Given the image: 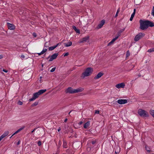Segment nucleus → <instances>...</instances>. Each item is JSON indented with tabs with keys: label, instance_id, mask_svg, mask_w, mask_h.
Wrapping results in <instances>:
<instances>
[{
	"label": "nucleus",
	"instance_id": "f257e3e1",
	"mask_svg": "<svg viewBox=\"0 0 154 154\" xmlns=\"http://www.w3.org/2000/svg\"><path fill=\"white\" fill-rule=\"evenodd\" d=\"M140 28L142 30H145L147 29L149 27L154 26V23L148 20H140Z\"/></svg>",
	"mask_w": 154,
	"mask_h": 154
},
{
	"label": "nucleus",
	"instance_id": "f03ea898",
	"mask_svg": "<svg viewBox=\"0 0 154 154\" xmlns=\"http://www.w3.org/2000/svg\"><path fill=\"white\" fill-rule=\"evenodd\" d=\"M84 89L82 88H79L75 89H74L71 87H69L66 91V93H69L70 94H74L79 92L82 91Z\"/></svg>",
	"mask_w": 154,
	"mask_h": 154
},
{
	"label": "nucleus",
	"instance_id": "7ed1b4c3",
	"mask_svg": "<svg viewBox=\"0 0 154 154\" xmlns=\"http://www.w3.org/2000/svg\"><path fill=\"white\" fill-rule=\"evenodd\" d=\"M93 71V69L91 67H88L86 68L85 71L82 74L81 77L84 78L85 77L89 76L92 73Z\"/></svg>",
	"mask_w": 154,
	"mask_h": 154
},
{
	"label": "nucleus",
	"instance_id": "20e7f679",
	"mask_svg": "<svg viewBox=\"0 0 154 154\" xmlns=\"http://www.w3.org/2000/svg\"><path fill=\"white\" fill-rule=\"evenodd\" d=\"M138 113L141 117H149L148 112L145 110L142 109H139L138 111Z\"/></svg>",
	"mask_w": 154,
	"mask_h": 154
},
{
	"label": "nucleus",
	"instance_id": "39448f33",
	"mask_svg": "<svg viewBox=\"0 0 154 154\" xmlns=\"http://www.w3.org/2000/svg\"><path fill=\"white\" fill-rule=\"evenodd\" d=\"M145 34L144 33L140 32L137 34L135 36L134 38V40L136 41H137L141 39L144 36Z\"/></svg>",
	"mask_w": 154,
	"mask_h": 154
},
{
	"label": "nucleus",
	"instance_id": "423d86ee",
	"mask_svg": "<svg viewBox=\"0 0 154 154\" xmlns=\"http://www.w3.org/2000/svg\"><path fill=\"white\" fill-rule=\"evenodd\" d=\"M58 55V53H55L51 56H49L48 58H47V59H48L49 58L50 59L48 60L49 61H52L56 59Z\"/></svg>",
	"mask_w": 154,
	"mask_h": 154
},
{
	"label": "nucleus",
	"instance_id": "0eeeda50",
	"mask_svg": "<svg viewBox=\"0 0 154 154\" xmlns=\"http://www.w3.org/2000/svg\"><path fill=\"white\" fill-rule=\"evenodd\" d=\"M39 95L38 92H36L34 93L33 94V97L29 100V101H31L35 100V99L37 98L39 96Z\"/></svg>",
	"mask_w": 154,
	"mask_h": 154
},
{
	"label": "nucleus",
	"instance_id": "6e6552de",
	"mask_svg": "<svg viewBox=\"0 0 154 154\" xmlns=\"http://www.w3.org/2000/svg\"><path fill=\"white\" fill-rule=\"evenodd\" d=\"M7 25L8 28L10 30H14L15 29V26L13 24L7 23Z\"/></svg>",
	"mask_w": 154,
	"mask_h": 154
},
{
	"label": "nucleus",
	"instance_id": "1a4fd4ad",
	"mask_svg": "<svg viewBox=\"0 0 154 154\" xmlns=\"http://www.w3.org/2000/svg\"><path fill=\"white\" fill-rule=\"evenodd\" d=\"M89 37V36H87L83 38L82 39L80 40L79 42L80 43H81L87 42L88 40Z\"/></svg>",
	"mask_w": 154,
	"mask_h": 154
},
{
	"label": "nucleus",
	"instance_id": "9d476101",
	"mask_svg": "<svg viewBox=\"0 0 154 154\" xmlns=\"http://www.w3.org/2000/svg\"><path fill=\"white\" fill-rule=\"evenodd\" d=\"M105 23V21L104 20H102L100 23L98 25L97 27V29H99L101 28L104 24Z\"/></svg>",
	"mask_w": 154,
	"mask_h": 154
},
{
	"label": "nucleus",
	"instance_id": "9b49d317",
	"mask_svg": "<svg viewBox=\"0 0 154 154\" xmlns=\"http://www.w3.org/2000/svg\"><path fill=\"white\" fill-rule=\"evenodd\" d=\"M117 102L119 104H124L126 103L127 100L126 99H119L117 101Z\"/></svg>",
	"mask_w": 154,
	"mask_h": 154
},
{
	"label": "nucleus",
	"instance_id": "f8f14e48",
	"mask_svg": "<svg viewBox=\"0 0 154 154\" xmlns=\"http://www.w3.org/2000/svg\"><path fill=\"white\" fill-rule=\"evenodd\" d=\"M125 86V84L124 83H122L116 85V87L118 88H123Z\"/></svg>",
	"mask_w": 154,
	"mask_h": 154
},
{
	"label": "nucleus",
	"instance_id": "ddd939ff",
	"mask_svg": "<svg viewBox=\"0 0 154 154\" xmlns=\"http://www.w3.org/2000/svg\"><path fill=\"white\" fill-rule=\"evenodd\" d=\"M8 134V131H6L0 137V141L3 138L7 136Z\"/></svg>",
	"mask_w": 154,
	"mask_h": 154
},
{
	"label": "nucleus",
	"instance_id": "4468645a",
	"mask_svg": "<svg viewBox=\"0 0 154 154\" xmlns=\"http://www.w3.org/2000/svg\"><path fill=\"white\" fill-rule=\"evenodd\" d=\"M103 75V73L101 72H99L97 75L94 77V79H98L101 77Z\"/></svg>",
	"mask_w": 154,
	"mask_h": 154
},
{
	"label": "nucleus",
	"instance_id": "2eb2a0df",
	"mask_svg": "<svg viewBox=\"0 0 154 154\" xmlns=\"http://www.w3.org/2000/svg\"><path fill=\"white\" fill-rule=\"evenodd\" d=\"M90 125V121H88L84 125V128H87Z\"/></svg>",
	"mask_w": 154,
	"mask_h": 154
},
{
	"label": "nucleus",
	"instance_id": "dca6fc26",
	"mask_svg": "<svg viewBox=\"0 0 154 154\" xmlns=\"http://www.w3.org/2000/svg\"><path fill=\"white\" fill-rule=\"evenodd\" d=\"M136 12V9H134V12L131 15V17L130 19V20L131 21L134 17Z\"/></svg>",
	"mask_w": 154,
	"mask_h": 154
},
{
	"label": "nucleus",
	"instance_id": "f3484780",
	"mask_svg": "<svg viewBox=\"0 0 154 154\" xmlns=\"http://www.w3.org/2000/svg\"><path fill=\"white\" fill-rule=\"evenodd\" d=\"M46 91V89H42L39 90L37 92L39 95L45 93Z\"/></svg>",
	"mask_w": 154,
	"mask_h": 154
},
{
	"label": "nucleus",
	"instance_id": "a211bd4d",
	"mask_svg": "<svg viewBox=\"0 0 154 154\" xmlns=\"http://www.w3.org/2000/svg\"><path fill=\"white\" fill-rule=\"evenodd\" d=\"M125 30V29L124 28V29H120V30H119V31L118 32L117 36H118V37H119V36H120L121 33L122 32H123Z\"/></svg>",
	"mask_w": 154,
	"mask_h": 154
},
{
	"label": "nucleus",
	"instance_id": "6ab92c4d",
	"mask_svg": "<svg viewBox=\"0 0 154 154\" xmlns=\"http://www.w3.org/2000/svg\"><path fill=\"white\" fill-rule=\"evenodd\" d=\"M73 29L78 33H80V32L79 29H78L76 28V27L75 26H72Z\"/></svg>",
	"mask_w": 154,
	"mask_h": 154
},
{
	"label": "nucleus",
	"instance_id": "aec40b11",
	"mask_svg": "<svg viewBox=\"0 0 154 154\" xmlns=\"http://www.w3.org/2000/svg\"><path fill=\"white\" fill-rule=\"evenodd\" d=\"M64 45L65 47H69L72 45V42H68L67 43H64Z\"/></svg>",
	"mask_w": 154,
	"mask_h": 154
},
{
	"label": "nucleus",
	"instance_id": "412c9836",
	"mask_svg": "<svg viewBox=\"0 0 154 154\" xmlns=\"http://www.w3.org/2000/svg\"><path fill=\"white\" fill-rule=\"evenodd\" d=\"M63 147L64 148H67V143L66 141L64 139H63Z\"/></svg>",
	"mask_w": 154,
	"mask_h": 154
},
{
	"label": "nucleus",
	"instance_id": "4be33fe9",
	"mask_svg": "<svg viewBox=\"0 0 154 154\" xmlns=\"http://www.w3.org/2000/svg\"><path fill=\"white\" fill-rule=\"evenodd\" d=\"M151 115L154 118V110H151L150 111Z\"/></svg>",
	"mask_w": 154,
	"mask_h": 154
},
{
	"label": "nucleus",
	"instance_id": "5701e85b",
	"mask_svg": "<svg viewBox=\"0 0 154 154\" xmlns=\"http://www.w3.org/2000/svg\"><path fill=\"white\" fill-rule=\"evenodd\" d=\"M147 52L149 53H151L154 52V48H150L147 51Z\"/></svg>",
	"mask_w": 154,
	"mask_h": 154
},
{
	"label": "nucleus",
	"instance_id": "b1692460",
	"mask_svg": "<svg viewBox=\"0 0 154 154\" xmlns=\"http://www.w3.org/2000/svg\"><path fill=\"white\" fill-rule=\"evenodd\" d=\"M55 48V47L54 46H52V47H49L48 50L49 51H52L53 50H54Z\"/></svg>",
	"mask_w": 154,
	"mask_h": 154
},
{
	"label": "nucleus",
	"instance_id": "393cba45",
	"mask_svg": "<svg viewBox=\"0 0 154 154\" xmlns=\"http://www.w3.org/2000/svg\"><path fill=\"white\" fill-rule=\"evenodd\" d=\"M47 51V49L46 48H44L43 50L41 52L42 54H44Z\"/></svg>",
	"mask_w": 154,
	"mask_h": 154
},
{
	"label": "nucleus",
	"instance_id": "a878e982",
	"mask_svg": "<svg viewBox=\"0 0 154 154\" xmlns=\"http://www.w3.org/2000/svg\"><path fill=\"white\" fill-rule=\"evenodd\" d=\"M23 128H24V127H22L21 128H19L18 130H17V131H16V133H18L21 130L23 129Z\"/></svg>",
	"mask_w": 154,
	"mask_h": 154
},
{
	"label": "nucleus",
	"instance_id": "bb28decb",
	"mask_svg": "<svg viewBox=\"0 0 154 154\" xmlns=\"http://www.w3.org/2000/svg\"><path fill=\"white\" fill-rule=\"evenodd\" d=\"M118 38V36H116L114 38H113L112 40V42H114Z\"/></svg>",
	"mask_w": 154,
	"mask_h": 154
},
{
	"label": "nucleus",
	"instance_id": "cd10ccee",
	"mask_svg": "<svg viewBox=\"0 0 154 154\" xmlns=\"http://www.w3.org/2000/svg\"><path fill=\"white\" fill-rule=\"evenodd\" d=\"M38 104V102H35L33 103L32 105V106H35L37 105Z\"/></svg>",
	"mask_w": 154,
	"mask_h": 154
},
{
	"label": "nucleus",
	"instance_id": "c85d7f7f",
	"mask_svg": "<svg viewBox=\"0 0 154 154\" xmlns=\"http://www.w3.org/2000/svg\"><path fill=\"white\" fill-rule=\"evenodd\" d=\"M23 102H21V101L19 100L17 102V104H18L19 105H22L23 104Z\"/></svg>",
	"mask_w": 154,
	"mask_h": 154
},
{
	"label": "nucleus",
	"instance_id": "c756f323",
	"mask_svg": "<svg viewBox=\"0 0 154 154\" xmlns=\"http://www.w3.org/2000/svg\"><path fill=\"white\" fill-rule=\"evenodd\" d=\"M130 55V52H129V51H128L127 52L126 54V57H128Z\"/></svg>",
	"mask_w": 154,
	"mask_h": 154
},
{
	"label": "nucleus",
	"instance_id": "7c9ffc66",
	"mask_svg": "<svg viewBox=\"0 0 154 154\" xmlns=\"http://www.w3.org/2000/svg\"><path fill=\"white\" fill-rule=\"evenodd\" d=\"M114 42H113L112 41H111L110 42H109L107 45L108 46H109L112 45L113 44Z\"/></svg>",
	"mask_w": 154,
	"mask_h": 154
},
{
	"label": "nucleus",
	"instance_id": "2f4dec72",
	"mask_svg": "<svg viewBox=\"0 0 154 154\" xmlns=\"http://www.w3.org/2000/svg\"><path fill=\"white\" fill-rule=\"evenodd\" d=\"M114 42H113L112 41H111L110 42H109L107 45L108 46H109L112 45L113 44Z\"/></svg>",
	"mask_w": 154,
	"mask_h": 154
},
{
	"label": "nucleus",
	"instance_id": "473e14b6",
	"mask_svg": "<svg viewBox=\"0 0 154 154\" xmlns=\"http://www.w3.org/2000/svg\"><path fill=\"white\" fill-rule=\"evenodd\" d=\"M56 67H54L53 68H52L51 69V70L50 72H54L55 70Z\"/></svg>",
	"mask_w": 154,
	"mask_h": 154
},
{
	"label": "nucleus",
	"instance_id": "72a5a7b5",
	"mask_svg": "<svg viewBox=\"0 0 154 154\" xmlns=\"http://www.w3.org/2000/svg\"><path fill=\"white\" fill-rule=\"evenodd\" d=\"M119 9H118L117 11V12L116 13V15H115V17H117L118 15V14L119 13Z\"/></svg>",
	"mask_w": 154,
	"mask_h": 154
},
{
	"label": "nucleus",
	"instance_id": "f704fd0d",
	"mask_svg": "<svg viewBox=\"0 0 154 154\" xmlns=\"http://www.w3.org/2000/svg\"><path fill=\"white\" fill-rule=\"evenodd\" d=\"M61 144H62L61 141H60V140H59V142L58 144V146L59 147H60L61 146Z\"/></svg>",
	"mask_w": 154,
	"mask_h": 154
},
{
	"label": "nucleus",
	"instance_id": "c9c22d12",
	"mask_svg": "<svg viewBox=\"0 0 154 154\" xmlns=\"http://www.w3.org/2000/svg\"><path fill=\"white\" fill-rule=\"evenodd\" d=\"M145 149L148 152H149L150 150L149 149V148L147 147L146 146L145 147Z\"/></svg>",
	"mask_w": 154,
	"mask_h": 154
},
{
	"label": "nucleus",
	"instance_id": "e433bc0d",
	"mask_svg": "<svg viewBox=\"0 0 154 154\" xmlns=\"http://www.w3.org/2000/svg\"><path fill=\"white\" fill-rule=\"evenodd\" d=\"M38 144L39 146H41L42 144L41 142L40 141H38Z\"/></svg>",
	"mask_w": 154,
	"mask_h": 154
},
{
	"label": "nucleus",
	"instance_id": "4c0bfd02",
	"mask_svg": "<svg viewBox=\"0 0 154 154\" xmlns=\"http://www.w3.org/2000/svg\"><path fill=\"white\" fill-rule=\"evenodd\" d=\"M69 54L68 52L64 54V57H65L66 56H67Z\"/></svg>",
	"mask_w": 154,
	"mask_h": 154
},
{
	"label": "nucleus",
	"instance_id": "58836bf2",
	"mask_svg": "<svg viewBox=\"0 0 154 154\" xmlns=\"http://www.w3.org/2000/svg\"><path fill=\"white\" fill-rule=\"evenodd\" d=\"M32 35L33 36L35 37H36L37 36L35 32H33L32 34Z\"/></svg>",
	"mask_w": 154,
	"mask_h": 154
},
{
	"label": "nucleus",
	"instance_id": "ea45409f",
	"mask_svg": "<svg viewBox=\"0 0 154 154\" xmlns=\"http://www.w3.org/2000/svg\"><path fill=\"white\" fill-rule=\"evenodd\" d=\"M99 112H99V110H97L95 111V114H99Z\"/></svg>",
	"mask_w": 154,
	"mask_h": 154
},
{
	"label": "nucleus",
	"instance_id": "a19ab883",
	"mask_svg": "<svg viewBox=\"0 0 154 154\" xmlns=\"http://www.w3.org/2000/svg\"><path fill=\"white\" fill-rule=\"evenodd\" d=\"M2 71L5 72H8V71L7 70L4 69H3L2 70Z\"/></svg>",
	"mask_w": 154,
	"mask_h": 154
},
{
	"label": "nucleus",
	"instance_id": "79ce46f5",
	"mask_svg": "<svg viewBox=\"0 0 154 154\" xmlns=\"http://www.w3.org/2000/svg\"><path fill=\"white\" fill-rule=\"evenodd\" d=\"M83 123V122L82 121H80L78 123L79 125H81Z\"/></svg>",
	"mask_w": 154,
	"mask_h": 154
},
{
	"label": "nucleus",
	"instance_id": "37998d69",
	"mask_svg": "<svg viewBox=\"0 0 154 154\" xmlns=\"http://www.w3.org/2000/svg\"><path fill=\"white\" fill-rule=\"evenodd\" d=\"M59 45V43H58L57 44L55 45L54 46L55 47V48H56L57 47L58 45Z\"/></svg>",
	"mask_w": 154,
	"mask_h": 154
},
{
	"label": "nucleus",
	"instance_id": "c03bdc74",
	"mask_svg": "<svg viewBox=\"0 0 154 154\" xmlns=\"http://www.w3.org/2000/svg\"><path fill=\"white\" fill-rule=\"evenodd\" d=\"M36 129L37 128H35L34 129L31 131V133H33Z\"/></svg>",
	"mask_w": 154,
	"mask_h": 154
},
{
	"label": "nucleus",
	"instance_id": "a18cd8bd",
	"mask_svg": "<svg viewBox=\"0 0 154 154\" xmlns=\"http://www.w3.org/2000/svg\"><path fill=\"white\" fill-rule=\"evenodd\" d=\"M77 144L76 143H74L73 144V146L74 147V146H75V145Z\"/></svg>",
	"mask_w": 154,
	"mask_h": 154
},
{
	"label": "nucleus",
	"instance_id": "49530a36",
	"mask_svg": "<svg viewBox=\"0 0 154 154\" xmlns=\"http://www.w3.org/2000/svg\"><path fill=\"white\" fill-rule=\"evenodd\" d=\"M91 143H92V144H94L96 143V141H92Z\"/></svg>",
	"mask_w": 154,
	"mask_h": 154
},
{
	"label": "nucleus",
	"instance_id": "de8ad7c7",
	"mask_svg": "<svg viewBox=\"0 0 154 154\" xmlns=\"http://www.w3.org/2000/svg\"><path fill=\"white\" fill-rule=\"evenodd\" d=\"M21 58H24L25 57V56L24 55H21Z\"/></svg>",
	"mask_w": 154,
	"mask_h": 154
},
{
	"label": "nucleus",
	"instance_id": "09e8293b",
	"mask_svg": "<svg viewBox=\"0 0 154 154\" xmlns=\"http://www.w3.org/2000/svg\"><path fill=\"white\" fill-rule=\"evenodd\" d=\"M17 134V133H16V131L11 136V137H10V138H11L12 136H13L14 135Z\"/></svg>",
	"mask_w": 154,
	"mask_h": 154
},
{
	"label": "nucleus",
	"instance_id": "8fccbe9b",
	"mask_svg": "<svg viewBox=\"0 0 154 154\" xmlns=\"http://www.w3.org/2000/svg\"><path fill=\"white\" fill-rule=\"evenodd\" d=\"M151 14L154 17V11H152Z\"/></svg>",
	"mask_w": 154,
	"mask_h": 154
},
{
	"label": "nucleus",
	"instance_id": "3c124183",
	"mask_svg": "<svg viewBox=\"0 0 154 154\" xmlns=\"http://www.w3.org/2000/svg\"><path fill=\"white\" fill-rule=\"evenodd\" d=\"M20 143V141H19L17 143V145H19Z\"/></svg>",
	"mask_w": 154,
	"mask_h": 154
},
{
	"label": "nucleus",
	"instance_id": "603ef678",
	"mask_svg": "<svg viewBox=\"0 0 154 154\" xmlns=\"http://www.w3.org/2000/svg\"><path fill=\"white\" fill-rule=\"evenodd\" d=\"M59 153V151L58 150H57V152L56 153H55L54 154H58Z\"/></svg>",
	"mask_w": 154,
	"mask_h": 154
},
{
	"label": "nucleus",
	"instance_id": "864d4df0",
	"mask_svg": "<svg viewBox=\"0 0 154 154\" xmlns=\"http://www.w3.org/2000/svg\"><path fill=\"white\" fill-rule=\"evenodd\" d=\"M38 55H42V54L41 52H40V53H38Z\"/></svg>",
	"mask_w": 154,
	"mask_h": 154
},
{
	"label": "nucleus",
	"instance_id": "5fc2aeb1",
	"mask_svg": "<svg viewBox=\"0 0 154 154\" xmlns=\"http://www.w3.org/2000/svg\"><path fill=\"white\" fill-rule=\"evenodd\" d=\"M3 58V56L2 55H0V59H1Z\"/></svg>",
	"mask_w": 154,
	"mask_h": 154
},
{
	"label": "nucleus",
	"instance_id": "6e6d98bb",
	"mask_svg": "<svg viewBox=\"0 0 154 154\" xmlns=\"http://www.w3.org/2000/svg\"><path fill=\"white\" fill-rule=\"evenodd\" d=\"M67 119H65L64 122H67Z\"/></svg>",
	"mask_w": 154,
	"mask_h": 154
},
{
	"label": "nucleus",
	"instance_id": "4d7b16f0",
	"mask_svg": "<svg viewBox=\"0 0 154 154\" xmlns=\"http://www.w3.org/2000/svg\"><path fill=\"white\" fill-rule=\"evenodd\" d=\"M60 128H58V132H59V131H60Z\"/></svg>",
	"mask_w": 154,
	"mask_h": 154
},
{
	"label": "nucleus",
	"instance_id": "13d9d810",
	"mask_svg": "<svg viewBox=\"0 0 154 154\" xmlns=\"http://www.w3.org/2000/svg\"><path fill=\"white\" fill-rule=\"evenodd\" d=\"M154 11V6L153 7V8L152 10V11Z\"/></svg>",
	"mask_w": 154,
	"mask_h": 154
},
{
	"label": "nucleus",
	"instance_id": "bf43d9fd",
	"mask_svg": "<svg viewBox=\"0 0 154 154\" xmlns=\"http://www.w3.org/2000/svg\"><path fill=\"white\" fill-rule=\"evenodd\" d=\"M115 153H117L118 152H117L116 151V150H115Z\"/></svg>",
	"mask_w": 154,
	"mask_h": 154
},
{
	"label": "nucleus",
	"instance_id": "052dcab7",
	"mask_svg": "<svg viewBox=\"0 0 154 154\" xmlns=\"http://www.w3.org/2000/svg\"><path fill=\"white\" fill-rule=\"evenodd\" d=\"M22 11H20V14L21 13H22V12H22Z\"/></svg>",
	"mask_w": 154,
	"mask_h": 154
},
{
	"label": "nucleus",
	"instance_id": "680f3d73",
	"mask_svg": "<svg viewBox=\"0 0 154 154\" xmlns=\"http://www.w3.org/2000/svg\"><path fill=\"white\" fill-rule=\"evenodd\" d=\"M71 111H70L69 113V114L70 113V112H71Z\"/></svg>",
	"mask_w": 154,
	"mask_h": 154
},
{
	"label": "nucleus",
	"instance_id": "e2e57ef3",
	"mask_svg": "<svg viewBox=\"0 0 154 154\" xmlns=\"http://www.w3.org/2000/svg\"><path fill=\"white\" fill-rule=\"evenodd\" d=\"M24 10H23V13H24Z\"/></svg>",
	"mask_w": 154,
	"mask_h": 154
},
{
	"label": "nucleus",
	"instance_id": "0e129e2a",
	"mask_svg": "<svg viewBox=\"0 0 154 154\" xmlns=\"http://www.w3.org/2000/svg\"><path fill=\"white\" fill-rule=\"evenodd\" d=\"M44 46H45V47H47L46 46H45V45Z\"/></svg>",
	"mask_w": 154,
	"mask_h": 154
},
{
	"label": "nucleus",
	"instance_id": "69168bd1",
	"mask_svg": "<svg viewBox=\"0 0 154 154\" xmlns=\"http://www.w3.org/2000/svg\"><path fill=\"white\" fill-rule=\"evenodd\" d=\"M119 149H120V148L119 147Z\"/></svg>",
	"mask_w": 154,
	"mask_h": 154
}]
</instances>
